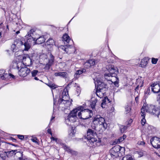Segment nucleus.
Here are the masks:
<instances>
[{"label": "nucleus", "instance_id": "nucleus-1", "mask_svg": "<svg viewBox=\"0 0 160 160\" xmlns=\"http://www.w3.org/2000/svg\"><path fill=\"white\" fill-rule=\"evenodd\" d=\"M34 29H32L28 32L25 36V39L26 41L24 43V50H28L30 48L31 42L33 41L35 44H41L45 41V39L43 36H41L38 38L37 37Z\"/></svg>", "mask_w": 160, "mask_h": 160}, {"label": "nucleus", "instance_id": "nucleus-2", "mask_svg": "<svg viewBox=\"0 0 160 160\" xmlns=\"http://www.w3.org/2000/svg\"><path fill=\"white\" fill-rule=\"evenodd\" d=\"M29 62V63L25 62L24 63H22V62H18V63L16 62L15 64H17V67L18 70L20 68V70H19L18 73V74L21 77H25L27 76L30 72V69L28 68L27 67L24 66H29L32 64V61L29 58L28 56L23 57L22 62H24L25 61Z\"/></svg>", "mask_w": 160, "mask_h": 160}, {"label": "nucleus", "instance_id": "nucleus-3", "mask_svg": "<svg viewBox=\"0 0 160 160\" xmlns=\"http://www.w3.org/2000/svg\"><path fill=\"white\" fill-rule=\"evenodd\" d=\"M145 111L152 115L158 117L160 113L159 109L152 105L147 104L144 103L141 109V116H143Z\"/></svg>", "mask_w": 160, "mask_h": 160}, {"label": "nucleus", "instance_id": "nucleus-4", "mask_svg": "<svg viewBox=\"0 0 160 160\" xmlns=\"http://www.w3.org/2000/svg\"><path fill=\"white\" fill-rule=\"evenodd\" d=\"M96 136V133L95 130L91 129H88L87 132V138L88 140V144L90 147L100 145V141L97 140L95 138Z\"/></svg>", "mask_w": 160, "mask_h": 160}, {"label": "nucleus", "instance_id": "nucleus-5", "mask_svg": "<svg viewBox=\"0 0 160 160\" xmlns=\"http://www.w3.org/2000/svg\"><path fill=\"white\" fill-rule=\"evenodd\" d=\"M69 99L68 91L67 88H65L62 92V95L60 96L58 102L59 105L64 104L65 107L64 108L68 107L72 104V100L69 101Z\"/></svg>", "mask_w": 160, "mask_h": 160}, {"label": "nucleus", "instance_id": "nucleus-6", "mask_svg": "<svg viewBox=\"0 0 160 160\" xmlns=\"http://www.w3.org/2000/svg\"><path fill=\"white\" fill-rule=\"evenodd\" d=\"M78 112V116L80 119H87L91 117L93 115L92 111L88 109H84L82 106H80L77 108Z\"/></svg>", "mask_w": 160, "mask_h": 160}, {"label": "nucleus", "instance_id": "nucleus-7", "mask_svg": "<svg viewBox=\"0 0 160 160\" xmlns=\"http://www.w3.org/2000/svg\"><path fill=\"white\" fill-rule=\"evenodd\" d=\"M109 73L106 72L104 74L105 79L107 80H111L112 82V80H110L111 77H115L117 76L118 73V70L117 68L111 64L107 65L106 67Z\"/></svg>", "mask_w": 160, "mask_h": 160}, {"label": "nucleus", "instance_id": "nucleus-8", "mask_svg": "<svg viewBox=\"0 0 160 160\" xmlns=\"http://www.w3.org/2000/svg\"><path fill=\"white\" fill-rule=\"evenodd\" d=\"M78 110L76 108L73 109L68 115L65 118V122L68 125L69 124V122H75L77 119V113Z\"/></svg>", "mask_w": 160, "mask_h": 160}, {"label": "nucleus", "instance_id": "nucleus-9", "mask_svg": "<svg viewBox=\"0 0 160 160\" xmlns=\"http://www.w3.org/2000/svg\"><path fill=\"white\" fill-rule=\"evenodd\" d=\"M93 121L94 124L99 125L102 127L104 129L107 128V124L105 122V120L103 118L99 115H97L94 118Z\"/></svg>", "mask_w": 160, "mask_h": 160}, {"label": "nucleus", "instance_id": "nucleus-10", "mask_svg": "<svg viewBox=\"0 0 160 160\" xmlns=\"http://www.w3.org/2000/svg\"><path fill=\"white\" fill-rule=\"evenodd\" d=\"M124 147H121L120 146L116 145L112 148L110 150L111 157L114 158L119 156L120 150H124Z\"/></svg>", "mask_w": 160, "mask_h": 160}, {"label": "nucleus", "instance_id": "nucleus-11", "mask_svg": "<svg viewBox=\"0 0 160 160\" xmlns=\"http://www.w3.org/2000/svg\"><path fill=\"white\" fill-rule=\"evenodd\" d=\"M50 138L52 140L55 141L57 143L60 144L68 152L72 154H75V152L71 149L69 147L67 146L66 145L62 143L61 140L58 138H55L52 136Z\"/></svg>", "mask_w": 160, "mask_h": 160}, {"label": "nucleus", "instance_id": "nucleus-12", "mask_svg": "<svg viewBox=\"0 0 160 160\" xmlns=\"http://www.w3.org/2000/svg\"><path fill=\"white\" fill-rule=\"evenodd\" d=\"M94 80L95 86H97V89L105 91L107 89V85L101 81L99 78H95Z\"/></svg>", "mask_w": 160, "mask_h": 160}, {"label": "nucleus", "instance_id": "nucleus-13", "mask_svg": "<svg viewBox=\"0 0 160 160\" xmlns=\"http://www.w3.org/2000/svg\"><path fill=\"white\" fill-rule=\"evenodd\" d=\"M150 142L154 148H160V138L157 137H153L151 139Z\"/></svg>", "mask_w": 160, "mask_h": 160}, {"label": "nucleus", "instance_id": "nucleus-14", "mask_svg": "<svg viewBox=\"0 0 160 160\" xmlns=\"http://www.w3.org/2000/svg\"><path fill=\"white\" fill-rule=\"evenodd\" d=\"M152 91L154 93H158L160 92V82L158 83H154L151 85Z\"/></svg>", "mask_w": 160, "mask_h": 160}, {"label": "nucleus", "instance_id": "nucleus-15", "mask_svg": "<svg viewBox=\"0 0 160 160\" xmlns=\"http://www.w3.org/2000/svg\"><path fill=\"white\" fill-rule=\"evenodd\" d=\"M95 64V61L94 59H90L87 61L84 64V67L88 68L92 66Z\"/></svg>", "mask_w": 160, "mask_h": 160}, {"label": "nucleus", "instance_id": "nucleus-16", "mask_svg": "<svg viewBox=\"0 0 160 160\" xmlns=\"http://www.w3.org/2000/svg\"><path fill=\"white\" fill-rule=\"evenodd\" d=\"M62 40L65 44H67L71 40V39L68 34H65L62 36Z\"/></svg>", "mask_w": 160, "mask_h": 160}, {"label": "nucleus", "instance_id": "nucleus-17", "mask_svg": "<svg viewBox=\"0 0 160 160\" xmlns=\"http://www.w3.org/2000/svg\"><path fill=\"white\" fill-rule=\"evenodd\" d=\"M149 58L148 57H145L141 60L140 66L142 67H144L147 64Z\"/></svg>", "mask_w": 160, "mask_h": 160}, {"label": "nucleus", "instance_id": "nucleus-18", "mask_svg": "<svg viewBox=\"0 0 160 160\" xmlns=\"http://www.w3.org/2000/svg\"><path fill=\"white\" fill-rule=\"evenodd\" d=\"M126 138V136L125 135H123L122 137H121L118 139H116L113 143V144L115 145L118 144L120 142L123 141Z\"/></svg>", "mask_w": 160, "mask_h": 160}, {"label": "nucleus", "instance_id": "nucleus-19", "mask_svg": "<svg viewBox=\"0 0 160 160\" xmlns=\"http://www.w3.org/2000/svg\"><path fill=\"white\" fill-rule=\"evenodd\" d=\"M143 81L141 80V78L137 79L136 80V83L138 85L137 87L136 88L135 90L136 91L138 89L139 87H142L143 85Z\"/></svg>", "mask_w": 160, "mask_h": 160}, {"label": "nucleus", "instance_id": "nucleus-20", "mask_svg": "<svg viewBox=\"0 0 160 160\" xmlns=\"http://www.w3.org/2000/svg\"><path fill=\"white\" fill-rule=\"evenodd\" d=\"M110 102L108 98L107 97H105L104 99L102 100V102L101 104V106L102 108H105L106 105Z\"/></svg>", "mask_w": 160, "mask_h": 160}, {"label": "nucleus", "instance_id": "nucleus-21", "mask_svg": "<svg viewBox=\"0 0 160 160\" xmlns=\"http://www.w3.org/2000/svg\"><path fill=\"white\" fill-rule=\"evenodd\" d=\"M17 152L19 153V152H18L17 150H14L8 151L6 152V153L7 157L9 158L16 154V153Z\"/></svg>", "mask_w": 160, "mask_h": 160}, {"label": "nucleus", "instance_id": "nucleus-22", "mask_svg": "<svg viewBox=\"0 0 160 160\" xmlns=\"http://www.w3.org/2000/svg\"><path fill=\"white\" fill-rule=\"evenodd\" d=\"M56 76H60L63 78H66L67 76V74L65 72H56L54 73Z\"/></svg>", "mask_w": 160, "mask_h": 160}, {"label": "nucleus", "instance_id": "nucleus-23", "mask_svg": "<svg viewBox=\"0 0 160 160\" xmlns=\"http://www.w3.org/2000/svg\"><path fill=\"white\" fill-rule=\"evenodd\" d=\"M105 93V92L104 91L99 90V89H97V90L96 91V94L97 96L100 98L103 96V94Z\"/></svg>", "mask_w": 160, "mask_h": 160}, {"label": "nucleus", "instance_id": "nucleus-24", "mask_svg": "<svg viewBox=\"0 0 160 160\" xmlns=\"http://www.w3.org/2000/svg\"><path fill=\"white\" fill-rule=\"evenodd\" d=\"M118 59V58L115 56L114 54H112L110 58L108 60V62L109 63H114V61Z\"/></svg>", "mask_w": 160, "mask_h": 160}, {"label": "nucleus", "instance_id": "nucleus-25", "mask_svg": "<svg viewBox=\"0 0 160 160\" xmlns=\"http://www.w3.org/2000/svg\"><path fill=\"white\" fill-rule=\"evenodd\" d=\"M86 70L83 69L82 70H79L77 71L74 74V77L76 78H78L79 76V75L82 74L83 72H85Z\"/></svg>", "mask_w": 160, "mask_h": 160}, {"label": "nucleus", "instance_id": "nucleus-26", "mask_svg": "<svg viewBox=\"0 0 160 160\" xmlns=\"http://www.w3.org/2000/svg\"><path fill=\"white\" fill-rule=\"evenodd\" d=\"M97 101V99H95L94 98H91L90 105L92 109L95 108V106Z\"/></svg>", "mask_w": 160, "mask_h": 160}, {"label": "nucleus", "instance_id": "nucleus-27", "mask_svg": "<svg viewBox=\"0 0 160 160\" xmlns=\"http://www.w3.org/2000/svg\"><path fill=\"white\" fill-rule=\"evenodd\" d=\"M8 74L5 73V71L3 70H0V76L1 78L2 79H4L7 77Z\"/></svg>", "mask_w": 160, "mask_h": 160}, {"label": "nucleus", "instance_id": "nucleus-28", "mask_svg": "<svg viewBox=\"0 0 160 160\" xmlns=\"http://www.w3.org/2000/svg\"><path fill=\"white\" fill-rule=\"evenodd\" d=\"M50 58L49 60L48 63L51 65H52L54 62V57L51 54L50 55Z\"/></svg>", "mask_w": 160, "mask_h": 160}, {"label": "nucleus", "instance_id": "nucleus-29", "mask_svg": "<svg viewBox=\"0 0 160 160\" xmlns=\"http://www.w3.org/2000/svg\"><path fill=\"white\" fill-rule=\"evenodd\" d=\"M47 43L48 45H53L54 44V40L52 38H49L47 41Z\"/></svg>", "mask_w": 160, "mask_h": 160}, {"label": "nucleus", "instance_id": "nucleus-30", "mask_svg": "<svg viewBox=\"0 0 160 160\" xmlns=\"http://www.w3.org/2000/svg\"><path fill=\"white\" fill-rule=\"evenodd\" d=\"M71 45L66 44V45L65 46H62L61 48L62 49L66 52H67V50L68 49H69L71 48Z\"/></svg>", "mask_w": 160, "mask_h": 160}, {"label": "nucleus", "instance_id": "nucleus-31", "mask_svg": "<svg viewBox=\"0 0 160 160\" xmlns=\"http://www.w3.org/2000/svg\"><path fill=\"white\" fill-rule=\"evenodd\" d=\"M115 81L113 82V83L116 87H118L119 86V79L116 76L115 77Z\"/></svg>", "mask_w": 160, "mask_h": 160}, {"label": "nucleus", "instance_id": "nucleus-32", "mask_svg": "<svg viewBox=\"0 0 160 160\" xmlns=\"http://www.w3.org/2000/svg\"><path fill=\"white\" fill-rule=\"evenodd\" d=\"M127 129V127L125 126L121 125L120 129L121 133H123Z\"/></svg>", "mask_w": 160, "mask_h": 160}, {"label": "nucleus", "instance_id": "nucleus-33", "mask_svg": "<svg viewBox=\"0 0 160 160\" xmlns=\"http://www.w3.org/2000/svg\"><path fill=\"white\" fill-rule=\"evenodd\" d=\"M122 160H134L130 155L124 157Z\"/></svg>", "mask_w": 160, "mask_h": 160}, {"label": "nucleus", "instance_id": "nucleus-34", "mask_svg": "<svg viewBox=\"0 0 160 160\" xmlns=\"http://www.w3.org/2000/svg\"><path fill=\"white\" fill-rule=\"evenodd\" d=\"M17 44V42H15L11 46V49L13 52L15 51L16 48V44Z\"/></svg>", "mask_w": 160, "mask_h": 160}, {"label": "nucleus", "instance_id": "nucleus-35", "mask_svg": "<svg viewBox=\"0 0 160 160\" xmlns=\"http://www.w3.org/2000/svg\"><path fill=\"white\" fill-rule=\"evenodd\" d=\"M131 110V108L129 106L127 105V106H126L125 107V112L126 114H127V113H129L130 112Z\"/></svg>", "mask_w": 160, "mask_h": 160}, {"label": "nucleus", "instance_id": "nucleus-36", "mask_svg": "<svg viewBox=\"0 0 160 160\" xmlns=\"http://www.w3.org/2000/svg\"><path fill=\"white\" fill-rule=\"evenodd\" d=\"M142 118L141 121V123L142 125H144L146 123V120L145 119V114H144V115L141 116Z\"/></svg>", "mask_w": 160, "mask_h": 160}, {"label": "nucleus", "instance_id": "nucleus-37", "mask_svg": "<svg viewBox=\"0 0 160 160\" xmlns=\"http://www.w3.org/2000/svg\"><path fill=\"white\" fill-rule=\"evenodd\" d=\"M38 72V71L37 70H34L31 72V74L32 77H35Z\"/></svg>", "mask_w": 160, "mask_h": 160}, {"label": "nucleus", "instance_id": "nucleus-38", "mask_svg": "<svg viewBox=\"0 0 160 160\" xmlns=\"http://www.w3.org/2000/svg\"><path fill=\"white\" fill-rule=\"evenodd\" d=\"M158 61V59L154 58H152V62L153 64H156Z\"/></svg>", "mask_w": 160, "mask_h": 160}, {"label": "nucleus", "instance_id": "nucleus-39", "mask_svg": "<svg viewBox=\"0 0 160 160\" xmlns=\"http://www.w3.org/2000/svg\"><path fill=\"white\" fill-rule=\"evenodd\" d=\"M31 140L33 142H35L36 143L38 144V140L36 138H32L31 139Z\"/></svg>", "mask_w": 160, "mask_h": 160}, {"label": "nucleus", "instance_id": "nucleus-40", "mask_svg": "<svg viewBox=\"0 0 160 160\" xmlns=\"http://www.w3.org/2000/svg\"><path fill=\"white\" fill-rule=\"evenodd\" d=\"M52 65L49 64V63L47 64L44 67V69L46 70H48L50 68L51 66Z\"/></svg>", "mask_w": 160, "mask_h": 160}, {"label": "nucleus", "instance_id": "nucleus-41", "mask_svg": "<svg viewBox=\"0 0 160 160\" xmlns=\"http://www.w3.org/2000/svg\"><path fill=\"white\" fill-rule=\"evenodd\" d=\"M48 86L52 89H55L56 88V86L54 84H49L48 85Z\"/></svg>", "mask_w": 160, "mask_h": 160}, {"label": "nucleus", "instance_id": "nucleus-42", "mask_svg": "<svg viewBox=\"0 0 160 160\" xmlns=\"http://www.w3.org/2000/svg\"><path fill=\"white\" fill-rule=\"evenodd\" d=\"M17 137L19 139L22 140H23L24 138V136L23 135H18Z\"/></svg>", "mask_w": 160, "mask_h": 160}, {"label": "nucleus", "instance_id": "nucleus-43", "mask_svg": "<svg viewBox=\"0 0 160 160\" xmlns=\"http://www.w3.org/2000/svg\"><path fill=\"white\" fill-rule=\"evenodd\" d=\"M145 143V142L143 141H139L138 142V144L139 145L143 146Z\"/></svg>", "mask_w": 160, "mask_h": 160}, {"label": "nucleus", "instance_id": "nucleus-44", "mask_svg": "<svg viewBox=\"0 0 160 160\" xmlns=\"http://www.w3.org/2000/svg\"><path fill=\"white\" fill-rule=\"evenodd\" d=\"M47 132L48 133L50 134L52 136V133L51 132V129L50 128H48L47 130Z\"/></svg>", "mask_w": 160, "mask_h": 160}, {"label": "nucleus", "instance_id": "nucleus-45", "mask_svg": "<svg viewBox=\"0 0 160 160\" xmlns=\"http://www.w3.org/2000/svg\"><path fill=\"white\" fill-rule=\"evenodd\" d=\"M55 118V116H52V117L51 119V120H50V123H52L54 121H53V120Z\"/></svg>", "mask_w": 160, "mask_h": 160}, {"label": "nucleus", "instance_id": "nucleus-46", "mask_svg": "<svg viewBox=\"0 0 160 160\" xmlns=\"http://www.w3.org/2000/svg\"><path fill=\"white\" fill-rule=\"evenodd\" d=\"M74 130H73L71 131V133H70V135L71 136H72L74 134Z\"/></svg>", "mask_w": 160, "mask_h": 160}, {"label": "nucleus", "instance_id": "nucleus-47", "mask_svg": "<svg viewBox=\"0 0 160 160\" xmlns=\"http://www.w3.org/2000/svg\"><path fill=\"white\" fill-rule=\"evenodd\" d=\"M139 155L140 156V157H142L143 155V153L142 152H140Z\"/></svg>", "mask_w": 160, "mask_h": 160}, {"label": "nucleus", "instance_id": "nucleus-48", "mask_svg": "<svg viewBox=\"0 0 160 160\" xmlns=\"http://www.w3.org/2000/svg\"><path fill=\"white\" fill-rule=\"evenodd\" d=\"M9 75L12 78H14V76L11 74H9Z\"/></svg>", "mask_w": 160, "mask_h": 160}, {"label": "nucleus", "instance_id": "nucleus-49", "mask_svg": "<svg viewBox=\"0 0 160 160\" xmlns=\"http://www.w3.org/2000/svg\"><path fill=\"white\" fill-rule=\"evenodd\" d=\"M3 27V24L2 23L1 24H0V28H2Z\"/></svg>", "mask_w": 160, "mask_h": 160}, {"label": "nucleus", "instance_id": "nucleus-50", "mask_svg": "<svg viewBox=\"0 0 160 160\" xmlns=\"http://www.w3.org/2000/svg\"><path fill=\"white\" fill-rule=\"evenodd\" d=\"M138 96L136 97L135 98V100L137 102L138 100Z\"/></svg>", "mask_w": 160, "mask_h": 160}, {"label": "nucleus", "instance_id": "nucleus-51", "mask_svg": "<svg viewBox=\"0 0 160 160\" xmlns=\"http://www.w3.org/2000/svg\"><path fill=\"white\" fill-rule=\"evenodd\" d=\"M34 79L35 80H38L39 79L37 77H35L34 78Z\"/></svg>", "mask_w": 160, "mask_h": 160}, {"label": "nucleus", "instance_id": "nucleus-52", "mask_svg": "<svg viewBox=\"0 0 160 160\" xmlns=\"http://www.w3.org/2000/svg\"><path fill=\"white\" fill-rule=\"evenodd\" d=\"M20 43L21 45H23V42L22 41H20Z\"/></svg>", "mask_w": 160, "mask_h": 160}, {"label": "nucleus", "instance_id": "nucleus-53", "mask_svg": "<svg viewBox=\"0 0 160 160\" xmlns=\"http://www.w3.org/2000/svg\"><path fill=\"white\" fill-rule=\"evenodd\" d=\"M132 121V119H131L129 121V123H131Z\"/></svg>", "mask_w": 160, "mask_h": 160}, {"label": "nucleus", "instance_id": "nucleus-54", "mask_svg": "<svg viewBox=\"0 0 160 160\" xmlns=\"http://www.w3.org/2000/svg\"><path fill=\"white\" fill-rule=\"evenodd\" d=\"M20 32L19 31H18L16 32V33L17 34H18Z\"/></svg>", "mask_w": 160, "mask_h": 160}, {"label": "nucleus", "instance_id": "nucleus-55", "mask_svg": "<svg viewBox=\"0 0 160 160\" xmlns=\"http://www.w3.org/2000/svg\"><path fill=\"white\" fill-rule=\"evenodd\" d=\"M55 100L54 99V102H53V105H54V106L55 105Z\"/></svg>", "mask_w": 160, "mask_h": 160}, {"label": "nucleus", "instance_id": "nucleus-56", "mask_svg": "<svg viewBox=\"0 0 160 160\" xmlns=\"http://www.w3.org/2000/svg\"><path fill=\"white\" fill-rule=\"evenodd\" d=\"M1 33L0 32V38H1Z\"/></svg>", "mask_w": 160, "mask_h": 160}, {"label": "nucleus", "instance_id": "nucleus-57", "mask_svg": "<svg viewBox=\"0 0 160 160\" xmlns=\"http://www.w3.org/2000/svg\"><path fill=\"white\" fill-rule=\"evenodd\" d=\"M111 109L112 110H114V108L113 107H112V108H111Z\"/></svg>", "mask_w": 160, "mask_h": 160}, {"label": "nucleus", "instance_id": "nucleus-58", "mask_svg": "<svg viewBox=\"0 0 160 160\" xmlns=\"http://www.w3.org/2000/svg\"><path fill=\"white\" fill-rule=\"evenodd\" d=\"M13 141H16V139H13Z\"/></svg>", "mask_w": 160, "mask_h": 160}, {"label": "nucleus", "instance_id": "nucleus-59", "mask_svg": "<svg viewBox=\"0 0 160 160\" xmlns=\"http://www.w3.org/2000/svg\"><path fill=\"white\" fill-rule=\"evenodd\" d=\"M8 25L7 26V28H8Z\"/></svg>", "mask_w": 160, "mask_h": 160}, {"label": "nucleus", "instance_id": "nucleus-60", "mask_svg": "<svg viewBox=\"0 0 160 160\" xmlns=\"http://www.w3.org/2000/svg\"><path fill=\"white\" fill-rule=\"evenodd\" d=\"M26 136V137H25L26 138H28V136Z\"/></svg>", "mask_w": 160, "mask_h": 160}]
</instances>
